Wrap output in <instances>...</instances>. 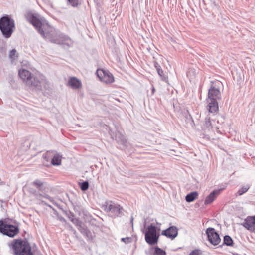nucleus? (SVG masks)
I'll list each match as a JSON object with an SVG mask.
<instances>
[{"label":"nucleus","mask_w":255,"mask_h":255,"mask_svg":"<svg viewBox=\"0 0 255 255\" xmlns=\"http://www.w3.org/2000/svg\"><path fill=\"white\" fill-rule=\"evenodd\" d=\"M206 233L207 235L209 241L213 245L219 244L221 241L219 234L215 231L213 228H208L207 229Z\"/></svg>","instance_id":"nucleus-9"},{"label":"nucleus","mask_w":255,"mask_h":255,"mask_svg":"<svg viewBox=\"0 0 255 255\" xmlns=\"http://www.w3.org/2000/svg\"><path fill=\"white\" fill-rule=\"evenodd\" d=\"M68 83V85L73 89H79L82 87L81 81L75 77H70Z\"/></svg>","instance_id":"nucleus-13"},{"label":"nucleus","mask_w":255,"mask_h":255,"mask_svg":"<svg viewBox=\"0 0 255 255\" xmlns=\"http://www.w3.org/2000/svg\"><path fill=\"white\" fill-rule=\"evenodd\" d=\"M196 74V70L195 69L193 68H190L189 69V70L187 72V76L190 78V79H193Z\"/></svg>","instance_id":"nucleus-23"},{"label":"nucleus","mask_w":255,"mask_h":255,"mask_svg":"<svg viewBox=\"0 0 255 255\" xmlns=\"http://www.w3.org/2000/svg\"><path fill=\"white\" fill-rule=\"evenodd\" d=\"M9 57L12 62L16 60L17 58L16 50L15 49H12L9 53Z\"/></svg>","instance_id":"nucleus-22"},{"label":"nucleus","mask_w":255,"mask_h":255,"mask_svg":"<svg viewBox=\"0 0 255 255\" xmlns=\"http://www.w3.org/2000/svg\"><path fill=\"white\" fill-rule=\"evenodd\" d=\"M69 2L71 4V5L73 7L77 6L78 5V0H68Z\"/></svg>","instance_id":"nucleus-28"},{"label":"nucleus","mask_w":255,"mask_h":255,"mask_svg":"<svg viewBox=\"0 0 255 255\" xmlns=\"http://www.w3.org/2000/svg\"><path fill=\"white\" fill-rule=\"evenodd\" d=\"M152 93L153 94L155 91V88L154 87L152 88Z\"/></svg>","instance_id":"nucleus-34"},{"label":"nucleus","mask_w":255,"mask_h":255,"mask_svg":"<svg viewBox=\"0 0 255 255\" xmlns=\"http://www.w3.org/2000/svg\"><path fill=\"white\" fill-rule=\"evenodd\" d=\"M53 151H48L43 154L42 158L46 162H49L50 158L52 156Z\"/></svg>","instance_id":"nucleus-20"},{"label":"nucleus","mask_w":255,"mask_h":255,"mask_svg":"<svg viewBox=\"0 0 255 255\" xmlns=\"http://www.w3.org/2000/svg\"><path fill=\"white\" fill-rule=\"evenodd\" d=\"M80 188L82 190L85 191L88 189L89 187V184L87 181L83 182L80 184Z\"/></svg>","instance_id":"nucleus-27"},{"label":"nucleus","mask_w":255,"mask_h":255,"mask_svg":"<svg viewBox=\"0 0 255 255\" xmlns=\"http://www.w3.org/2000/svg\"><path fill=\"white\" fill-rule=\"evenodd\" d=\"M18 75L25 85L32 90H43L46 89L48 81L46 77L39 72L32 74L28 70L20 68Z\"/></svg>","instance_id":"nucleus-2"},{"label":"nucleus","mask_w":255,"mask_h":255,"mask_svg":"<svg viewBox=\"0 0 255 255\" xmlns=\"http://www.w3.org/2000/svg\"><path fill=\"white\" fill-rule=\"evenodd\" d=\"M33 184L38 188L39 190H41L42 189L43 183L41 181L39 180H35L33 182Z\"/></svg>","instance_id":"nucleus-24"},{"label":"nucleus","mask_w":255,"mask_h":255,"mask_svg":"<svg viewBox=\"0 0 255 255\" xmlns=\"http://www.w3.org/2000/svg\"><path fill=\"white\" fill-rule=\"evenodd\" d=\"M116 139L119 143L124 145H126L127 141L124 136L120 135V136L117 135L116 136Z\"/></svg>","instance_id":"nucleus-21"},{"label":"nucleus","mask_w":255,"mask_h":255,"mask_svg":"<svg viewBox=\"0 0 255 255\" xmlns=\"http://www.w3.org/2000/svg\"><path fill=\"white\" fill-rule=\"evenodd\" d=\"M133 218L132 217L131 219V223L132 224V226L133 227Z\"/></svg>","instance_id":"nucleus-33"},{"label":"nucleus","mask_w":255,"mask_h":255,"mask_svg":"<svg viewBox=\"0 0 255 255\" xmlns=\"http://www.w3.org/2000/svg\"><path fill=\"white\" fill-rule=\"evenodd\" d=\"M45 198H46L47 199L49 200L51 202H53V199L51 197H50L49 196H46Z\"/></svg>","instance_id":"nucleus-31"},{"label":"nucleus","mask_w":255,"mask_h":255,"mask_svg":"<svg viewBox=\"0 0 255 255\" xmlns=\"http://www.w3.org/2000/svg\"><path fill=\"white\" fill-rule=\"evenodd\" d=\"M14 28V21L9 16H3L0 19V30L5 38L10 37Z\"/></svg>","instance_id":"nucleus-4"},{"label":"nucleus","mask_w":255,"mask_h":255,"mask_svg":"<svg viewBox=\"0 0 255 255\" xmlns=\"http://www.w3.org/2000/svg\"><path fill=\"white\" fill-rule=\"evenodd\" d=\"M155 67L159 76L161 77V79L162 80H166V77L163 71L160 68V66L157 63H155Z\"/></svg>","instance_id":"nucleus-18"},{"label":"nucleus","mask_w":255,"mask_h":255,"mask_svg":"<svg viewBox=\"0 0 255 255\" xmlns=\"http://www.w3.org/2000/svg\"><path fill=\"white\" fill-rule=\"evenodd\" d=\"M71 221L73 222L74 224H75L77 226H78L79 224V221L76 219H72Z\"/></svg>","instance_id":"nucleus-30"},{"label":"nucleus","mask_w":255,"mask_h":255,"mask_svg":"<svg viewBox=\"0 0 255 255\" xmlns=\"http://www.w3.org/2000/svg\"><path fill=\"white\" fill-rule=\"evenodd\" d=\"M178 234L177 229L174 226L169 227L168 229L163 230L162 235L172 239H174Z\"/></svg>","instance_id":"nucleus-12"},{"label":"nucleus","mask_w":255,"mask_h":255,"mask_svg":"<svg viewBox=\"0 0 255 255\" xmlns=\"http://www.w3.org/2000/svg\"><path fill=\"white\" fill-rule=\"evenodd\" d=\"M224 242L225 244L228 246H231L232 245L233 240L232 238L229 236H225L224 238Z\"/></svg>","instance_id":"nucleus-25"},{"label":"nucleus","mask_w":255,"mask_h":255,"mask_svg":"<svg viewBox=\"0 0 255 255\" xmlns=\"http://www.w3.org/2000/svg\"><path fill=\"white\" fill-rule=\"evenodd\" d=\"M131 238L129 237L123 238L121 239V241L126 244L130 243L131 242Z\"/></svg>","instance_id":"nucleus-29"},{"label":"nucleus","mask_w":255,"mask_h":255,"mask_svg":"<svg viewBox=\"0 0 255 255\" xmlns=\"http://www.w3.org/2000/svg\"><path fill=\"white\" fill-rule=\"evenodd\" d=\"M197 253V251H193L190 254V255H196Z\"/></svg>","instance_id":"nucleus-32"},{"label":"nucleus","mask_w":255,"mask_h":255,"mask_svg":"<svg viewBox=\"0 0 255 255\" xmlns=\"http://www.w3.org/2000/svg\"><path fill=\"white\" fill-rule=\"evenodd\" d=\"M212 123L211 121L210 117L207 116L203 122L202 125V128L204 130H210L212 128Z\"/></svg>","instance_id":"nucleus-16"},{"label":"nucleus","mask_w":255,"mask_h":255,"mask_svg":"<svg viewBox=\"0 0 255 255\" xmlns=\"http://www.w3.org/2000/svg\"><path fill=\"white\" fill-rule=\"evenodd\" d=\"M198 195V193L195 191L190 193L185 197V200L188 202H191L195 200Z\"/></svg>","instance_id":"nucleus-17"},{"label":"nucleus","mask_w":255,"mask_h":255,"mask_svg":"<svg viewBox=\"0 0 255 255\" xmlns=\"http://www.w3.org/2000/svg\"><path fill=\"white\" fill-rule=\"evenodd\" d=\"M51 164L54 166H59L61 164L62 155L59 153L53 151Z\"/></svg>","instance_id":"nucleus-15"},{"label":"nucleus","mask_w":255,"mask_h":255,"mask_svg":"<svg viewBox=\"0 0 255 255\" xmlns=\"http://www.w3.org/2000/svg\"><path fill=\"white\" fill-rule=\"evenodd\" d=\"M0 232L9 237H13L18 233L19 229L17 226L5 224L2 221H0Z\"/></svg>","instance_id":"nucleus-7"},{"label":"nucleus","mask_w":255,"mask_h":255,"mask_svg":"<svg viewBox=\"0 0 255 255\" xmlns=\"http://www.w3.org/2000/svg\"><path fill=\"white\" fill-rule=\"evenodd\" d=\"M243 226L248 230L255 232V216H249L245 219Z\"/></svg>","instance_id":"nucleus-11"},{"label":"nucleus","mask_w":255,"mask_h":255,"mask_svg":"<svg viewBox=\"0 0 255 255\" xmlns=\"http://www.w3.org/2000/svg\"><path fill=\"white\" fill-rule=\"evenodd\" d=\"M249 186L248 185L243 186L241 189H240L238 190V193L239 195H242L244 193L247 192L248 191V190L249 189Z\"/></svg>","instance_id":"nucleus-26"},{"label":"nucleus","mask_w":255,"mask_h":255,"mask_svg":"<svg viewBox=\"0 0 255 255\" xmlns=\"http://www.w3.org/2000/svg\"><path fill=\"white\" fill-rule=\"evenodd\" d=\"M26 16L27 20L34 26L43 38L58 44L68 46L72 44V41L69 37L50 26L46 20L38 13L28 12Z\"/></svg>","instance_id":"nucleus-1"},{"label":"nucleus","mask_w":255,"mask_h":255,"mask_svg":"<svg viewBox=\"0 0 255 255\" xmlns=\"http://www.w3.org/2000/svg\"><path fill=\"white\" fill-rule=\"evenodd\" d=\"M221 98V95L220 90L218 88L211 87L208 92V103L207 109L209 113H213L218 110V104L217 100Z\"/></svg>","instance_id":"nucleus-3"},{"label":"nucleus","mask_w":255,"mask_h":255,"mask_svg":"<svg viewBox=\"0 0 255 255\" xmlns=\"http://www.w3.org/2000/svg\"><path fill=\"white\" fill-rule=\"evenodd\" d=\"M96 74L99 79L104 83L110 84L114 81L113 75L108 71L98 69Z\"/></svg>","instance_id":"nucleus-8"},{"label":"nucleus","mask_w":255,"mask_h":255,"mask_svg":"<svg viewBox=\"0 0 255 255\" xmlns=\"http://www.w3.org/2000/svg\"><path fill=\"white\" fill-rule=\"evenodd\" d=\"M157 227L154 223L147 226L145 231V240L150 245H154L157 243L159 236L157 235Z\"/></svg>","instance_id":"nucleus-5"},{"label":"nucleus","mask_w":255,"mask_h":255,"mask_svg":"<svg viewBox=\"0 0 255 255\" xmlns=\"http://www.w3.org/2000/svg\"><path fill=\"white\" fill-rule=\"evenodd\" d=\"M15 253L17 255H33L29 244L25 241H16L13 244Z\"/></svg>","instance_id":"nucleus-6"},{"label":"nucleus","mask_w":255,"mask_h":255,"mask_svg":"<svg viewBox=\"0 0 255 255\" xmlns=\"http://www.w3.org/2000/svg\"><path fill=\"white\" fill-rule=\"evenodd\" d=\"M104 210L110 212L112 216H118L120 213V206L112 201H107L104 204Z\"/></svg>","instance_id":"nucleus-10"},{"label":"nucleus","mask_w":255,"mask_h":255,"mask_svg":"<svg viewBox=\"0 0 255 255\" xmlns=\"http://www.w3.org/2000/svg\"><path fill=\"white\" fill-rule=\"evenodd\" d=\"M166 255V253L163 250L159 248L158 247H155L154 248V252H153V255Z\"/></svg>","instance_id":"nucleus-19"},{"label":"nucleus","mask_w":255,"mask_h":255,"mask_svg":"<svg viewBox=\"0 0 255 255\" xmlns=\"http://www.w3.org/2000/svg\"><path fill=\"white\" fill-rule=\"evenodd\" d=\"M220 193V190H214L205 199L204 204H210L212 203Z\"/></svg>","instance_id":"nucleus-14"}]
</instances>
